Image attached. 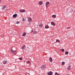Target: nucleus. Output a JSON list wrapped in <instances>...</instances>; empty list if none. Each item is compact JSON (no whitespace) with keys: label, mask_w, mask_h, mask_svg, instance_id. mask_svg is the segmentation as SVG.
<instances>
[{"label":"nucleus","mask_w":75,"mask_h":75,"mask_svg":"<svg viewBox=\"0 0 75 75\" xmlns=\"http://www.w3.org/2000/svg\"><path fill=\"white\" fill-rule=\"evenodd\" d=\"M52 71H50V72L47 73V75H52Z\"/></svg>","instance_id":"obj_1"},{"label":"nucleus","mask_w":75,"mask_h":75,"mask_svg":"<svg viewBox=\"0 0 75 75\" xmlns=\"http://www.w3.org/2000/svg\"><path fill=\"white\" fill-rule=\"evenodd\" d=\"M50 4V2L48 1V2H46V7H47L48 6V4Z\"/></svg>","instance_id":"obj_2"},{"label":"nucleus","mask_w":75,"mask_h":75,"mask_svg":"<svg viewBox=\"0 0 75 75\" xmlns=\"http://www.w3.org/2000/svg\"><path fill=\"white\" fill-rule=\"evenodd\" d=\"M17 14H15L13 15V18H16V17H17Z\"/></svg>","instance_id":"obj_3"},{"label":"nucleus","mask_w":75,"mask_h":75,"mask_svg":"<svg viewBox=\"0 0 75 75\" xmlns=\"http://www.w3.org/2000/svg\"><path fill=\"white\" fill-rule=\"evenodd\" d=\"M51 24L52 25H53V26H55V23L53 22H52L51 23Z\"/></svg>","instance_id":"obj_4"},{"label":"nucleus","mask_w":75,"mask_h":75,"mask_svg":"<svg viewBox=\"0 0 75 75\" xmlns=\"http://www.w3.org/2000/svg\"><path fill=\"white\" fill-rule=\"evenodd\" d=\"M19 11L21 13H23L24 12H25V11L24 9H23L22 10H20Z\"/></svg>","instance_id":"obj_5"},{"label":"nucleus","mask_w":75,"mask_h":75,"mask_svg":"<svg viewBox=\"0 0 75 75\" xmlns=\"http://www.w3.org/2000/svg\"><path fill=\"white\" fill-rule=\"evenodd\" d=\"M38 25L39 27L41 28V27H42V24L40 23Z\"/></svg>","instance_id":"obj_6"},{"label":"nucleus","mask_w":75,"mask_h":75,"mask_svg":"<svg viewBox=\"0 0 75 75\" xmlns=\"http://www.w3.org/2000/svg\"><path fill=\"white\" fill-rule=\"evenodd\" d=\"M45 67H46V66H45V65H44L42 66L41 67V68L45 69Z\"/></svg>","instance_id":"obj_7"},{"label":"nucleus","mask_w":75,"mask_h":75,"mask_svg":"<svg viewBox=\"0 0 75 75\" xmlns=\"http://www.w3.org/2000/svg\"><path fill=\"white\" fill-rule=\"evenodd\" d=\"M28 21L29 22H31V21H32V19L31 18H28Z\"/></svg>","instance_id":"obj_8"},{"label":"nucleus","mask_w":75,"mask_h":75,"mask_svg":"<svg viewBox=\"0 0 75 75\" xmlns=\"http://www.w3.org/2000/svg\"><path fill=\"white\" fill-rule=\"evenodd\" d=\"M38 3L40 5H42V2L41 1L39 2Z\"/></svg>","instance_id":"obj_9"},{"label":"nucleus","mask_w":75,"mask_h":75,"mask_svg":"<svg viewBox=\"0 0 75 75\" xmlns=\"http://www.w3.org/2000/svg\"><path fill=\"white\" fill-rule=\"evenodd\" d=\"M11 52H12V53H14V52H16V50H14L13 49L11 50Z\"/></svg>","instance_id":"obj_10"},{"label":"nucleus","mask_w":75,"mask_h":75,"mask_svg":"<svg viewBox=\"0 0 75 75\" xmlns=\"http://www.w3.org/2000/svg\"><path fill=\"white\" fill-rule=\"evenodd\" d=\"M49 61L50 62H52V58L51 57H50L49 58Z\"/></svg>","instance_id":"obj_11"},{"label":"nucleus","mask_w":75,"mask_h":75,"mask_svg":"<svg viewBox=\"0 0 75 75\" xmlns=\"http://www.w3.org/2000/svg\"><path fill=\"white\" fill-rule=\"evenodd\" d=\"M25 35H26V33H25V32H24L22 35V36H23V37H24Z\"/></svg>","instance_id":"obj_12"},{"label":"nucleus","mask_w":75,"mask_h":75,"mask_svg":"<svg viewBox=\"0 0 75 75\" xmlns=\"http://www.w3.org/2000/svg\"><path fill=\"white\" fill-rule=\"evenodd\" d=\"M49 26H48V25H46V26H45V28H49Z\"/></svg>","instance_id":"obj_13"},{"label":"nucleus","mask_w":75,"mask_h":75,"mask_svg":"<svg viewBox=\"0 0 75 75\" xmlns=\"http://www.w3.org/2000/svg\"><path fill=\"white\" fill-rule=\"evenodd\" d=\"M60 41L59 40H57L56 41V42H60Z\"/></svg>","instance_id":"obj_14"},{"label":"nucleus","mask_w":75,"mask_h":75,"mask_svg":"<svg viewBox=\"0 0 75 75\" xmlns=\"http://www.w3.org/2000/svg\"><path fill=\"white\" fill-rule=\"evenodd\" d=\"M3 64H6L7 63V61H3Z\"/></svg>","instance_id":"obj_15"},{"label":"nucleus","mask_w":75,"mask_h":75,"mask_svg":"<svg viewBox=\"0 0 75 75\" xmlns=\"http://www.w3.org/2000/svg\"><path fill=\"white\" fill-rule=\"evenodd\" d=\"M52 17L53 18H55L56 17V15H52Z\"/></svg>","instance_id":"obj_16"},{"label":"nucleus","mask_w":75,"mask_h":75,"mask_svg":"<svg viewBox=\"0 0 75 75\" xmlns=\"http://www.w3.org/2000/svg\"><path fill=\"white\" fill-rule=\"evenodd\" d=\"M71 66H69L68 67H67V69H68V70H69L70 69H71Z\"/></svg>","instance_id":"obj_17"},{"label":"nucleus","mask_w":75,"mask_h":75,"mask_svg":"<svg viewBox=\"0 0 75 75\" xmlns=\"http://www.w3.org/2000/svg\"><path fill=\"white\" fill-rule=\"evenodd\" d=\"M5 7H6V5H4V6H3L2 8H3V9H4V8H5Z\"/></svg>","instance_id":"obj_18"},{"label":"nucleus","mask_w":75,"mask_h":75,"mask_svg":"<svg viewBox=\"0 0 75 75\" xmlns=\"http://www.w3.org/2000/svg\"><path fill=\"white\" fill-rule=\"evenodd\" d=\"M69 52L68 51H66L65 52V54L66 55H68Z\"/></svg>","instance_id":"obj_19"},{"label":"nucleus","mask_w":75,"mask_h":75,"mask_svg":"<svg viewBox=\"0 0 75 75\" xmlns=\"http://www.w3.org/2000/svg\"><path fill=\"white\" fill-rule=\"evenodd\" d=\"M60 50L62 52H64V51H65V50H64V49H60Z\"/></svg>","instance_id":"obj_20"},{"label":"nucleus","mask_w":75,"mask_h":75,"mask_svg":"<svg viewBox=\"0 0 75 75\" xmlns=\"http://www.w3.org/2000/svg\"><path fill=\"white\" fill-rule=\"evenodd\" d=\"M25 45H24V46H23V47L22 48V49H23V50H24V49H25Z\"/></svg>","instance_id":"obj_21"},{"label":"nucleus","mask_w":75,"mask_h":75,"mask_svg":"<svg viewBox=\"0 0 75 75\" xmlns=\"http://www.w3.org/2000/svg\"><path fill=\"white\" fill-rule=\"evenodd\" d=\"M65 62H62V65H64L65 64Z\"/></svg>","instance_id":"obj_22"},{"label":"nucleus","mask_w":75,"mask_h":75,"mask_svg":"<svg viewBox=\"0 0 75 75\" xmlns=\"http://www.w3.org/2000/svg\"><path fill=\"white\" fill-rule=\"evenodd\" d=\"M23 21H25V18H23Z\"/></svg>","instance_id":"obj_23"},{"label":"nucleus","mask_w":75,"mask_h":75,"mask_svg":"<svg viewBox=\"0 0 75 75\" xmlns=\"http://www.w3.org/2000/svg\"><path fill=\"white\" fill-rule=\"evenodd\" d=\"M30 61H28L26 62V64H30Z\"/></svg>","instance_id":"obj_24"},{"label":"nucleus","mask_w":75,"mask_h":75,"mask_svg":"<svg viewBox=\"0 0 75 75\" xmlns=\"http://www.w3.org/2000/svg\"><path fill=\"white\" fill-rule=\"evenodd\" d=\"M34 33L35 34H37V32L36 31H34Z\"/></svg>","instance_id":"obj_25"},{"label":"nucleus","mask_w":75,"mask_h":75,"mask_svg":"<svg viewBox=\"0 0 75 75\" xmlns=\"http://www.w3.org/2000/svg\"><path fill=\"white\" fill-rule=\"evenodd\" d=\"M19 59H20V60H23V58L22 57L19 58Z\"/></svg>","instance_id":"obj_26"},{"label":"nucleus","mask_w":75,"mask_h":75,"mask_svg":"<svg viewBox=\"0 0 75 75\" xmlns=\"http://www.w3.org/2000/svg\"><path fill=\"white\" fill-rule=\"evenodd\" d=\"M71 28V27H68L66 28V29H69Z\"/></svg>","instance_id":"obj_27"},{"label":"nucleus","mask_w":75,"mask_h":75,"mask_svg":"<svg viewBox=\"0 0 75 75\" xmlns=\"http://www.w3.org/2000/svg\"><path fill=\"white\" fill-rule=\"evenodd\" d=\"M19 23H20V22L18 21L16 23V24H19Z\"/></svg>","instance_id":"obj_28"},{"label":"nucleus","mask_w":75,"mask_h":75,"mask_svg":"<svg viewBox=\"0 0 75 75\" xmlns=\"http://www.w3.org/2000/svg\"><path fill=\"white\" fill-rule=\"evenodd\" d=\"M57 74L58 73H57V72H55V75H57Z\"/></svg>","instance_id":"obj_29"},{"label":"nucleus","mask_w":75,"mask_h":75,"mask_svg":"<svg viewBox=\"0 0 75 75\" xmlns=\"http://www.w3.org/2000/svg\"><path fill=\"white\" fill-rule=\"evenodd\" d=\"M57 75H59V74H58V73H57Z\"/></svg>","instance_id":"obj_30"},{"label":"nucleus","mask_w":75,"mask_h":75,"mask_svg":"<svg viewBox=\"0 0 75 75\" xmlns=\"http://www.w3.org/2000/svg\"><path fill=\"white\" fill-rule=\"evenodd\" d=\"M16 53H15L14 54V55H16Z\"/></svg>","instance_id":"obj_31"},{"label":"nucleus","mask_w":75,"mask_h":75,"mask_svg":"<svg viewBox=\"0 0 75 75\" xmlns=\"http://www.w3.org/2000/svg\"><path fill=\"white\" fill-rule=\"evenodd\" d=\"M0 2H1V0H0Z\"/></svg>","instance_id":"obj_32"},{"label":"nucleus","mask_w":75,"mask_h":75,"mask_svg":"<svg viewBox=\"0 0 75 75\" xmlns=\"http://www.w3.org/2000/svg\"><path fill=\"white\" fill-rule=\"evenodd\" d=\"M74 12H75V11H74Z\"/></svg>","instance_id":"obj_33"},{"label":"nucleus","mask_w":75,"mask_h":75,"mask_svg":"<svg viewBox=\"0 0 75 75\" xmlns=\"http://www.w3.org/2000/svg\"><path fill=\"white\" fill-rule=\"evenodd\" d=\"M11 71H13V70H11Z\"/></svg>","instance_id":"obj_34"},{"label":"nucleus","mask_w":75,"mask_h":75,"mask_svg":"<svg viewBox=\"0 0 75 75\" xmlns=\"http://www.w3.org/2000/svg\"><path fill=\"white\" fill-rule=\"evenodd\" d=\"M69 75V74H67V75Z\"/></svg>","instance_id":"obj_35"},{"label":"nucleus","mask_w":75,"mask_h":75,"mask_svg":"<svg viewBox=\"0 0 75 75\" xmlns=\"http://www.w3.org/2000/svg\"><path fill=\"white\" fill-rule=\"evenodd\" d=\"M69 55H70V53L69 54Z\"/></svg>","instance_id":"obj_36"}]
</instances>
